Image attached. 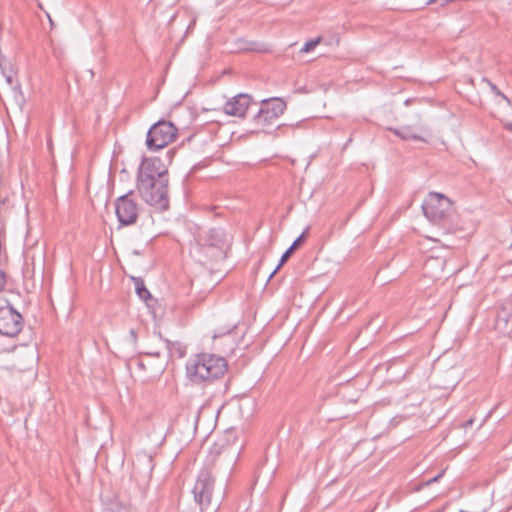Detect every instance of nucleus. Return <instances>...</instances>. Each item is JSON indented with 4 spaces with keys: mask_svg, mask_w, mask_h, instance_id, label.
I'll list each match as a JSON object with an SVG mask.
<instances>
[{
    "mask_svg": "<svg viewBox=\"0 0 512 512\" xmlns=\"http://www.w3.org/2000/svg\"><path fill=\"white\" fill-rule=\"evenodd\" d=\"M169 175L160 158L144 159L137 173V191L149 205L164 211L169 207Z\"/></svg>",
    "mask_w": 512,
    "mask_h": 512,
    "instance_id": "1",
    "label": "nucleus"
},
{
    "mask_svg": "<svg viewBox=\"0 0 512 512\" xmlns=\"http://www.w3.org/2000/svg\"><path fill=\"white\" fill-rule=\"evenodd\" d=\"M185 368L186 376L192 383H212L224 376L228 370V363L224 357L200 353L190 357Z\"/></svg>",
    "mask_w": 512,
    "mask_h": 512,
    "instance_id": "2",
    "label": "nucleus"
},
{
    "mask_svg": "<svg viewBox=\"0 0 512 512\" xmlns=\"http://www.w3.org/2000/svg\"><path fill=\"white\" fill-rule=\"evenodd\" d=\"M422 210L430 222L441 225L452 212V202L441 193L430 192L422 204Z\"/></svg>",
    "mask_w": 512,
    "mask_h": 512,
    "instance_id": "3",
    "label": "nucleus"
},
{
    "mask_svg": "<svg viewBox=\"0 0 512 512\" xmlns=\"http://www.w3.org/2000/svg\"><path fill=\"white\" fill-rule=\"evenodd\" d=\"M178 129L170 121L159 120L147 132L146 145L157 151L171 144L177 137Z\"/></svg>",
    "mask_w": 512,
    "mask_h": 512,
    "instance_id": "4",
    "label": "nucleus"
},
{
    "mask_svg": "<svg viewBox=\"0 0 512 512\" xmlns=\"http://www.w3.org/2000/svg\"><path fill=\"white\" fill-rule=\"evenodd\" d=\"M133 195L134 191L130 190L115 200V214L120 227L131 226L137 222L141 207L133 199Z\"/></svg>",
    "mask_w": 512,
    "mask_h": 512,
    "instance_id": "5",
    "label": "nucleus"
},
{
    "mask_svg": "<svg viewBox=\"0 0 512 512\" xmlns=\"http://www.w3.org/2000/svg\"><path fill=\"white\" fill-rule=\"evenodd\" d=\"M24 325L23 316L8 302H0V334L6 337L17 336Z\"/></svg>",
    "mask_w": 512,
    "mask_h": 512,
    "instance_id": "6",
    "label": "nucleus"
},
{
    "mask_svg": "<svg viewBox=\"0 0 512 512\" xmlns=\"http://www.w3.org/2000/svg\"><path fill=\"white\" fill-rule=\"evenodd\" d=\"M213 491L214 478L212 476L211 469L209 467H204L200 471L192 490L194 499L199 504L201 511L210 506Z\"/></svg>",
    "mask_w": 512,
    "mask_h": 512,
    "instance_id": "7",
    "label": "nucleus"
},
{
    "mask_svg": "<svg viewBox=\"0 0 512 512\" xmlns=\"http://www.w3.org/2000/svg\"><path fill=\"white\" fill-rule=\"evenodd\" d=\"M286 103L281 99L275 98L270 100H262L258 113L254 116L257 125L261 127H269L277 121L284 113Z\"/></svg>",
    "mask_w": 512,
    "mask_h": 512,
    "instance_id": "8",
    "label": "nucleus"
},
{
    "mask_svg": "<svg viewBox=\"0 0 512 512\" xmlns=\"http://www.w3.org/2000/svg\"><path fill=\"white\" fill-rule=\"evenodd\" d=\"M224 243V231L222 229L212 228L205 232L204 236L200 235V239L197 244L205 253H208V250L211 249L213 251L211 257L220 258L223 255Z\"/></svg>",
    "mask_w": 512,
    "mask_h": 512,
    "instance_id": "9",
    "label": "nucleus"
},
{
    "mask_svg": "<svg viewBox=\"0 0 512 512\" xmlns=\"http://www.w3.org/2000/svg\"><path fill=\"white\" fill-rule=\"evenodd\" d=\"M236 462V455L232 448L227 447L224 449L214 448L210 451L208 457V465L216 470L224 467L230 471Z\"/></svg>",
    "mask_w": 512,
    "mask_h": 512,
    "instance_id": "10",
    "label": "nucleus"
},
{
    "mask_svg": "<svg viewBox=\"0 0 512 512\" xmlns=\"http://www.w3.org/2000/svg\"><path fill=\"white\" fill-rule=\"evenodd\" d=\"M154 469L152 456L146 453H139L133 460L132 476L136 480H149Z\"/></svg>",
    "mask_w": 512,
    "mask_h": 512,
    "instance_id": "11",
    "label": "nucleus"
},
{
    "mask_svg": "<svg viewBox=\"0 0 512 512\" xmlns=\"http://www.w3.org/2000/svg\"><path fill=\"white\" fill-rule=\"evenodd\" d=\"M252 102V98L248 94H238L228 100L223 110L230 116L243 117Z\"/></svg>",
    "mask_w": 512,
    "mask_h": 512,
    "instance_id": "12",
    "label": "nucleus"
},
{
    "mask_svg": "<svg viewBox=\"0 0 512 512\" xmlns=\"http://www.w3.org/2000/svg\"><path fill=\"white\" fill-rule=\"evenodd\" d=\"M395 135L403 140H419L427 142L431 132L426 126H404L399 129H390Z\"/></svg>",
    "mask_w": 512,
    "mask_h": 512,
    "instance_id": "13",
    "label": "nucleus"
},
{
    "mask_svg": "<svg viewBox=\"0 0 512 512\" xmlns=\"http://www.w3.org/2000/svg\"><path fill=\"white\" fill-rule=\"evenodd\" d=\"M307 232H308V228H306L305 231L297 239H295L294 242L292 243V245L283 253V255L281 256V259L279 261V264L274 269V271L270 274L269 278H272L273 275H275V273L280 269V267L290 258V256L294 253V251L300 246V244L304 240Z\"/></svg>",
    "mask_w": 512,
    "mask_h": 512,
    "instance_id": "14",
    "label": "nucleus"
},
{
    "mask_svg": "<svg viewBox=\"0 0 512 512\" xmlns=\"http://www.w3.org/2000/svg\"><path fill=\"white\" fill-rule=\"evenodd\" d=\"M240 49L244 51H254V52H267L269 51V48L266 44L256 42V41H246L241 40L240 41Z\"/></svg>",
    "mask_w": 512,
    "mask_h": 512,
    "instance_id": "15",
    "label": "nucleus"
},
{
    "mask_svg": "<svg viewBox=\"0 0 512 512\" xmlns=\"http://www.w3.org/2000/svg\"><path fill=\"white\" fill-rule=\"evenodd\" d=\"M165 342H166V349L168 350L170 357H174V356H176L178 358L184 357V355L186 353V349L180 342H177V341L172 342L169 340H166Z\"/></svg>",
    "mask_w": 512,
    "mask_h": 512,
    "instance_id": "16",
    "label": "nucleus"
},
{
    "mask_svg": "<svg viewBox=\"0 0 512 512\" xmlns=\"http://www.w3.org/2000/svg\"><path fill=\"white\" fill-rule=\"evenodd\" d=\"M135 283L136 293L140 299L146 301L151 297L150 292L146 289L144 281L141 278H133Z\"/></svg>",
    "mask_w": 512,
    "mask_h": 512,
    "instance_id": "17",
    "label": "nucleus"
},
{
    "mask_svg": "<svg viewBox=\"0 0 512 512\" xmlns=\"http://www.w3.org/2000/svg\"><path fill=\"white\" fill-rule=\"evenodd\" d=\"M321 40H322L321 37H316L314 39L307 41L300 49V52L308 53V52L312 51L318 44H320Z\"/></svg>",
    "mask_w": 512,
    "mask_h": 512,
    "instance_id": "18",
    "label": "nucleus"
},
{
    "mask_svg": "<svg viewBox=\"0 0 512 512\" xmlns=\"http://www.w3.org/2000/svg\"><path fill=\"white\" fill-rule=\"evenodd\" d=\"M483 81L486 82L490 89L492 90L493 93H495L497 96H500L502 99H504L509 105L511 104L510 102V99L505 95L503 94L499 89L498 87L493 84L490 80H488L487 78H483Z\"/></svg>",
    "mask_w": 512,
    "mask_h": 512,
    "instance_id": "19",
    "label": "nucleus"
},
{
    "mask_svg": "<svg viewBox=\"0 0 512 512\" xmlns=\"http://www.w3.org/2000/svg\"><path fill=\"white\" fill-rule=\"evenodd\" d=\"M6 282H7L6 273L0 269V292L4 290Z\"/></svg>",
    "mask_w": 512,
    "mask_h": 512,
    "instance_id": "20",
    "label": "nucleus"
},
{
    "mask_svg": "<svg viewBox=\"0 0 512 512\" xmlns=\"http://www.w3.org/2000/svg\"><path fill=\"white\" fill-rule=\"evenodd\" d=\"M444 473H445V469H444V470H442V471H441L438 475H436L435 477H433V478H431V479L427 480V481L425 482V485L429 486V485H431L432 483H435V482L439 481V479L443 476V474H444Z\"/></svg>",
    "mask_w": 512,
    "mask_h": 512,
    "instance_id": "21",
    "label": "nucleus"
},
{
    "mask_svg": "<svg viewBox=\"0 0 512 512\" xmlns=\"http://www.w3.org/2000/svg\"><path fill=\"white\" fill-rule=\"evenodd\" d=\"M129 336H130V341L132 343V345H136L137 344V332L135 329H130L129 331Z\"/></svg>",
    "mask_w": 512,
    "mask_h": 512,
    "instance_id": "22",
    "label": "nucleus"
},
{
    "mask_svg": "<svg viewBox=\"0 0 512 512\" xmlns=\"http://www.w3.org/2000/svg\"><path fill=\"white\" fill-rule=\"evenodd\" d=\"M435 263H439V264L442 266V264L438 261V259H436V258H431V259L426 260V262H425V264H424V269H425V270H428V268H429L430 266H432L433 264H435Z\"/></svg>",
    "mask_w": 512,
    "mask_h": 512,
    "instance_id": "23",
    "label": "nucleus"
},
{
    "mask_svg": "<svg viewBox=\"0 0 512 512\" xmlns=\"http://www.w3.org/2000/svg\"><path fill=\"white\" fill-rule=\"evenodd\" d=\"M146 355L154 356V357H160V352L155 351L154 349H151L150 351L145 352Z\"/></svg>",
    "mask_w": 512,
    "mask_h": 512,
    "instance_id": "24",
    "label": "nucleus"
},
{
    "mask_svg": "<svg viewBox=\"0 0 512 512\" xmlns=\"http://www.w3.org/2000/svg\"><path fill=\"white\" fill-rule=\"evenodd\" d=\"M503 127H504V129L512 132V122H509V121L503 122Z\"/></svg>",
    "mask_w": 512,
    "mask_h": 512,
    "instance_id": "25",
    "label": "nucleus"
},
{
    "mask_svg": "<svg viewBox=\"0 0 512 512\" xmlns=\"http://www.w3.org/2000/svg\"><path fill=\"white\" fill-rule=\"evenodd\" d=\"M473 423H474V419H473V418H470V419H468L466 422H464L463 427H464V428H468V427L472 426V425H473Z\"/></svg>",
    "mask_w": 512,
    "mask_h": 512,
    "instance_id": "26",
    "label": "nucleus"
},
{
    "mask_svg": "<svg viewBox=\"0 0 512 512\" xmlns=\"http://www.w3.org/2000/svg\"><path fill=\"white\" fill-rule=\"evenodd\" d=\"M135 363H136V365H137V367H138L139 369H142V370H144V369H145V365H144V363H143V361H142V360L137 359V360L135 361Z\"/></svg>",
    "mask_w": 512,
    "mask_h": 512,
    "instance_id": "27",
    "label": "nucleus"
},
{
    "mask_svg": "<svg viewBox=\"0 0 512 512\" xmlns=\"http://www.w3.org/2000/svg\"><path fill=\"white\" fill-rule=\"evenodd\" d=\"M111 510L113 512H126V508L122 507L121 505L117 507V510H114L113 508H111Z\"/></svg>",
    "mask_w": 512,
    "mask_h": 512,
    "instance_id": "28",
    "label": "nucleus"
}]
</instances>
